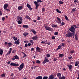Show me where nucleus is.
<instances>
[{"mask_svg": "<svg viewBox=\"0 0 79 79\" xmlns=\"http://www.w3.org/2000/svg\"><path fill=\"white\" fill-rule=\"evenodd\" d=\"M43 1H41V0H38L37 1H35L34 3L35 4L36 7L35 8V10H37L38 9V8L39 7V6H40V3L39 4L38 3H42V2Z\"/></svg>", "mask_w": 79, "mask_h": 79, "instance_id": "obj_1", "label": "nucleus"}, {"mask_svg": "<svg viewBox=\"0 0 79 79\" xmlns=\"http://www.w3.org/2000/svg\"><path fill=\"white\" fill-rule=\"evenodd\" d=\"M76 28L73 26H71L69 28V31L75 34Z\"/></svg>", "mask_w": 79, "mask_h": 79, "instance_id": "obj_2", "label": "nucleus"}, {"mask_svg": "<svg viewBox=\"0 0 79 79\" xmlns=\"http://www.w3.org/2000/svg\"><path fill=\"white\" fill-rule=\"evenodd\" d=\"M45 28L46 29V30H48L49 31H53V29L51 27H50L48 26V25L44 26Z\"/></svg>", "mask_w": 79, "mask_h": 79, "instance_id": "obj_3", "label": "nucleus"}, {"mask_svg": "<svg viewBox=\"0 0 79 79\" xmlns=\"http://www.w3.org/2000/svg\"><path fill=\"white\" fill-rule=\"evenodd\" d=\"M24 66V64L23 63H22L21 64L20 66L18 67V69H19V71H21L22 70Z\"/></svg>", "mask_w": 79, "mask_h": 79, "instance_id": "obj_4", "label": "nucleus"}, {"mask_svg": "<svg viewBox=\"0 0 79 79\" xmlns=\"http://www.w3.org/2000/svg\"><path fill=\"white\" fill-rule=\"evenodd\" d=\"M73 33L71 32H69L65 35L66 37H72Z\"/></svg>", "mask_w": 79, "mask_h": 79, "instance_id": "obj_5", "label": "nucleus"}, {"mask_svg": "<svg viewBox=\"0 0 79 79\" xmlns=\"http://www.w3.org/2000/svg\"><path fill=\"white\" fill-rule=\"evenodd\" d=\"M10 65L11 66H15V67H18L19 66V64L18 63H17V64L16 63H15L13 62H11L10 64Z\"/></svg>", "mask_w": 79, "mask_h": 79, "instance_id": "obj_6", "label": "nucleus"}, {"mask_svg": "<svg viewBox=\"0 0 79 79\" xmlns=\"http://www.w3.org/2000/svg\"><path fill=\"white\" fill-rule=\"evenodd\" d=\"M45 59L44 60L43 62V63L44 64H45V63L49 62V60L48 59V58L45 57Z\"/></svg>", "mask_w": 79, "mask_h": 79, "instance_id": "obj_7", "label": "nucleus"}, {"mask_svg": "<svg viewBox=\"0 0 79 79\" xmlns=\"http://www.w3.org/2000/svg\"><path fill=\"white\" fill-rule=\"evenodd\" d=\"M54 77H55L53 75L51 74L49 76V78H48V79H53Z\"/></svg>", "mask_w": 79, "mask_h": 79, "instance_id": "obj_8", "label": "nucleus"}, {"mask_svg": "<svg viewBox=\"0 0 79 79\" xmlns=\"http://www.w3.org/2000/svg\"><path fill=\"white\" fill-rule=\"evenodd\" d=\"M12 51V48H10V51L7 52V54L6 55V56H7L9 55Z\"/></svg>", "mask_w": 79, "mask_h": 79, "instance_id": "obj_9", "label": "nucleus"}, {"mask_svg": "<svg viewBox=\"0 0 79 79\" xmlns=\"http://www.w3.org/2000/svg\"><path fill=\"white\" fill-rule=\"evenodd\" d=\"M32 39L33 40H36L38 39V37L37 36H34L32 37Z\"/></svg>", "mask_w": 79, "mask_h": 79, "instance_id": "obj_10", "label": "nucleus"}, {"mask_svg": "<svg viewBox=\"0 0 79 79\" xmlns=\"http://www.w3.org/2000/svg\"><path fill=\"white\" fill-rule=\"evenodd\" d=\"M19 41V39H18L15 42L14 44H16L17 45H19L20 44Z\"/></svg>", "mask_w": 79, "mask_h": 79, "instance_id": "obj_11", "label": "nucleus"}, {"mask_svg": "<svg viewBox=\"0 0 79 79\" xmlns=\"http://www.w3.org/2000/svg\"><path fill=\"white\" fill-rule=\"evenodd\" d=\"M23 20L22 18H21L20 20L18 21V23L19 24H21L22 23V21H23Z\"/></svg>", "mask_w": 79, "mask_h": 79, "instance_id": "obj_12", "label": "nucleus"}, {"mask_svg": "<svg viewBox=\"0 0 79 79\" xmlns=\"http://www.w3.org/2000/svg\"><path fill=\"white\" fill-rule=\"evenodd\" d=\"M27 6L30 10H32V9L31 8V6L28 3L27 4Z\"/></svg>", "mask_w": 79, "mask_h": 79, "instance_id": "obj_13", "label": "nucleus"}, {"mask_svg": "<svg viewBox=\"0 0 79 79\" xmlns=\"http://www.w3.org/2000/svg\"><path fill=\"white\" fill-rule=\"evenodd\" d=\"M57 20H58V23H60V24L61 23V19L59 17H57Z\"/></svg>", "mask_w": 79, "mask_h": 79, "instance_id": "obj_14", "label": "nucleus"}, {"mask_svg": "<svg viewBox=\"0 0 79 79\" xmlns=\"http://www.w3.org/2000/svg\"><path fill=\"white\" fill-rule=\"evenodd\" d=\"M8 4H5L4 5L3 7L4 10H5L6 9H7L8 7Z\"/></svg>", "mask_w": 79, "mask_h": 79, "instance_id": "obj_15", "label": "nucleus"}, {"mask_svg": "<svg viewBox=\"0 0 79 79\" xmlns=\"http://www.w3.org/2000/svg\"><path fill=\"white\" fill-rule=\"evenodd\" d=\"M68 67L69 68V70H70L72 69L73 68V65H72L70 64L69 65H68Z\"/></svg>", "mask_w": 79, "mask_h": 79, "instance_id": "obj_16", "label": "nucleus"}, {"mask_svg": "<svg viewBox=\"0 0 79 79\" xmlns=\"http://www.w3.org/2000/svg\"><path fill=\"white\" fill-rule=\"evenodd\" d=\"M25 18L26 19H27L29 20H31V18H30L28 15H26Z\"/></svg>", "mask_w": 79, "mask_h": 79, "instance_id": "obj_17", "label": "nucleus"}, {"mask_svg": "<svg viewBox=\"0 0 79 79\" xmlns=\"http://www.w3.org/2000/svg\"><path fill=\"white\" fill-rule=\"evenodd\" d=\"M79 64V61H77L75 62V66H77Z\"/></svg>", "mask_w": 79, "mask_h": 79, "instance_id": "obj_18", "label": "nucleus"}, {"mask_svg": "<svg viewBox=\"0 0 79 79\" xmlns=\"http://www.w3.org/2000/svg\"><path fill=\"white\" fill-rule=\"evenodd\" d=\"M35 79H42V76H39L37 77H36Z\"/></svg>", "mask_w": 79, "mask_h": 79, "instance_id": "obj_19", "label": "nucleus"}, {"mask_svg": "<svg viewBox=\"0 0 79 79\" xmlns=\"http://www.w3.org/2000/svg\"><path fill=\"white\" fill-rule=\"evenodd\" d=\"M61 74L60 73H57V76L58 77H59V78H61Z\"/></svg>", "mask_w": 79, "mask_h": 79, "instance_id": "obj_20", "label": "nucleus"}, {"mask_svg": "<svg viewBox=\"0 0 79 79\" xmlns=\"http://www.w3.org/2000/svg\"><path fill=\"white\" fill-rule=\"evenodd\" d=\"M64 56V54L62 53L60 54H59V57L62 58Z\"/></svg>", "mask_w": 79, "mask_h": 79, "instance_id": "obj_21", "label": "nucleus"}, {"mask_svg": "<svg viewBox=\"0 0 79 79\" xmlns=\"http://www.w3.org/2000/svg\"><path fill=\"white\" fill-rule=\"evenodd\" d=\"M23 28H28L29 26L28 25H23Z\"/></svg>", "mask_w": 79, "mask_h": 79, "instance_id": "obj_22", "label": "nucleus"}, {"mask_svg": "<svg viewBox=\"0 0 79 79\" xmlns=\"http://www.w3.org/2000/svg\"><path fill=\"white\" fill-rule=\"evenodd\" d=\"M7 45L8 46H7V47H10L12 45V44L11 42L8 43Z\"/></svg>", "mask_w": 79, "mask_h": 79, "instance_id": "obj_23", "label": "nucleus"}, {"mask_svg": "<svg viewBox=\"0 0 79 79\" xmlns=\"http://www.w3.org/2000/svg\"><path fill=\"white\" fill-rule=\"evenodd\" d=\"M3 51L2 50V49L1 48L0 49V54L2 55V54H3Z\"/></svg>", "mask_w": 79, "mask_h": 79, "instance_id": "obj_24", "label": "nucleus"}, {"mask_svg": "<svg viewBox=\"0 0 79 79\" xmlns=\"http://www.w3.org/2000/svg\"><path fill=\"white\" fill-rule=\"evenodd\" d=\"M23 8V6H19L18 7V9L19 10H22Z\"/></svg>", "mask_w": 79, "mask_h": 79, "instance_id": "obj_25", "label": "nucleus"}, {"mask_svg": "<svg viewBox=\"0 0 79 79\" xmlns=\"http://www.w3.org/2000/svg\"><path fill=\"white\" fill-rule=\"evenodd\" d=\"M56 11H57V13H60V14L61 13V12L58 9H56Z\"/></svg>", "mask_w": 79, "mask_h": 79, "instance_id": "obj_26", "label": "nucleus"}, {"mask_svg": "<svg viewBox=\"0 0 79 79\" xmlns=\"http://www.w3.org/2000/svg\"><path fill=\"white\" fill-rule=\"evenodd\" d=\"M15 59H19V57L17 55H16L15 56H14Z\"/></svg>", "mask_w": 79, "mask_h": 79, "instance_id": "obj_27", "label": "nucleus"}, {"mask_svg": "<svg viewBox=\"0 0 79 79\" xmlns=\"http://www.w3.org/2000/svg\"><path fill=\"white\" fill-rule=\"evenodd\" d=\"M73 27H75V28H77V29H78L79 28V27H77L76 24L73 25Z\"/></svg>", "mask_w": 79, "mask_h": 79, "instance_id": "obj_28", "label": "nucleus"}, {"mask_svg": "<svg viewBox=\"0 0 79 79\" xmlns=\"http://www.w3.org/2000/svg\"><path fill=\"white\" fill-rule=\"evenodd\" d=\"M53 57H54V59L53 60V61L54 62H55L57 60V59L55 57L53 56Z\"/></svg>", "mask_w": 79, "mask_h": 79, "instance_id": "obj_29", "label": "nucleus"}, {"mask_svg": "<svg viewBox=\"0 0 79 79\" xmlns=\"http://www.w3.org/2000/svg\"><path fill=\"white\" fill-rule=\"evenodd\" d=\"M15 36H14V37L13 38V39L15 40V41H16L18 40V38L16 37V38Z\"/></svg>", "mask_w": 79, "mask_h": 79, "instance_id": "obj_30", "label": "nucleus"}, {"mask_svg": "<svg viewBox=\"0 0 79 79\" xmlns=\"http://www.w3.org/2000/svg\"><path fill=\"white\" fill-rule=\"evenodd\" d=\"M29 33H24L23 35L25 36V37H26L27 35H28Z\"/></svg>", "mask_w": 79, "mask_h": 79, "instance_id": "obj_31", "label": "nucleus"}, {"mask_svg": "<svg viewBox=\"0 0 79 79\" xmlns=\"http://www.w3.org/2000/svg\"><path fill=\"white\" fill-rule=\"evenodd\" d=\"M36 49V51H40V48L38 46L37 47Z\"/></svg>", "mask_w": 79, "mask_h": 79, "instance_id": "obj_32", "label": "nucleus"}, {"mask_svg": "<svg viewBox=\"0 0 79 79\" xmlns=\"http://www.w3.org/2000/svg\"><path fill=\"white\" fill-rule=\"evenodd\" d=\"M1 77H5V74L3 73L1 75Z\"/></svg>", "mask_w": 79, "mask_h": 79, "instance_id": "obj_33", "label": "nucleus"}, {"mask_svg": "<svg viewBox=\"0 0 79 79\" xmlns=\"http://www.w3.org/2000/svg\"><path fill=\"white\" fill-rule=\"evenodd\" d=\"M17 20H20L21 18H22L21 17H20L19 16H17Z\"/></svg>", "mask_w": 79, "mask_h": 79, "instance_id": "obj_34", "label": "nucleus"}, {"mask_svg": "<svg viewBox=\"0 0 79 79\" xmlns=\"http://www.w3.org/2000/svg\"><path fill=\"white\" fill-rule=\"evenodd\" d=\"M59 4L60 5L63 4L64 3L63 2H62L60 1H59Z\"/></svg>", "mask_w": 79, "mask_h": 79, "instance_id": "obj_35", "label": "nucleus"}, {"mask_svg": "<svg viewBox=\"0 0 79 79\" xmlns=\"http://www.w3.org/2000/svg\"><path fill=\"white\" fill-rule=\"evenodd\" d=\"M24 56H23V58H24L25 57H27V55L25 53H24Z\"/></svg>", "mask_w": 79, "mask_h": 79, "instance_id": "obj_36", "label": "nucleus"}, {"mask_svg": "<svg viewBox=\"0 0 79 79\" xmlns=\"http://www.w3.org/2000/svg\"><path fill=\"white\" fill-rule=\"evenodd\" d=\"M30 41L31 43H32L31 45H33V44L34 41L32 40H30Z\"/></svg>", "mask_w": 79, "mask_h": 79, "instance_id": "obj_37", "label": "nucleus"}, {"mask_svg": "<svg viewBox=\"0 0 79 79\" xmlns=\"http://www.w3.org/2000/svg\"><path fill=\"white\" fill-rule=\"evenodd\" d=\"M61 46L60 45H59L57 48V49H60L61 48Z\"/></svg>", "mask_w": 79, "mask_h": 79, "instance_id": "obj_38", "label": "nucleus"}, {"mask_svg": "<svg viewBox=\"0 0 79 79\" xmlns=\"http://www.w3.org/2000/svg\"><path fill=\"white\" fill-rule=\"evenodd\" d=\"M36 63L40 64V60H36Z\"/></svg>", "mask_w": 79, "mask_h": 79, "instance_id": "obj_39", "label": "nucleus"}, {"mask_svg": "<svg viewBox=\"0 0 79 79\" xmlns=\"http://www.w3.org/2000/svg\"><path fill=\"white\" fill-rule=\"evenodd\" d=\"M64 17H65V19H66V20H67V21H68L69 20L67 16H65Z\"/></svg>", "mask_w": 79, "mask_h": 79, "instance_id": "obj_40", "label": "nucleus"}, {"mask_svg": "<svg viewBox=\"0 0 79 79\" xmlns=\"http://www.w3.org/2000/svg\"><path fill=\"white\" fill-rule=\"evenodd\" d=\"M48 77H46V76H44V77L43 79H48Z\"/></svg>", "mask_w": 79, "mask_h": 79, "instance_id": "obj_41", "label": "nucleus"}, {"mask_svg": "<svg viewBox=\"0 0 79 79\" xmlns=\"http://www.w3.org/2000/svg\"><path fill=\"white\" fill-rule=\"evenodd\" d=\"M65 24V23H64V22L62 21V23H61V25H62V26L64 25Z\"/></svg>", "mask_w": 79, "mask_h": 79, "instance_id": "obj_42", "label": "nucleus"}, {"mask_svg": "<svg viewBox=\"0 0 79 79\" xmlns=\"http://www.w3.org/2000/svg\"><path fill=\"white\" fill-rule=\"evenodd\" d=\"M59 27V26H58L56 24H55L54 25V27Z\"/></svg>", "mask_w": 79, "mask_h": 79, "instance_id": "obj_43", "label": "nucleus"}, {"mask_svg": "<svg viewBox=\"0 0 79 79\" xmlns=\"http://www.w3.org/2000/svg\"><path fill=\"white\" fill-rule=\"evenodd\" d=\"M65 44L64 43H62V45H60V46H61V47H64V46Z\"/></svg>", "mask_w": 79, "mask_h": 79, "instance_id": "obj_44", "label": "nucleus"}, {"mask_svg": "<svg viewBox=\"0 0 79 79\" xmlns=\"http://www.w3.org/2000/svg\"><path fill=\"white\" fill-rule=\"evenodd\" d=\"M76 11V10L75 8H73L72 10V11L73 12H75V11Z\"/></svg>", "mask_w": 79, "mask_h": 79, "instance_id": "obj_45", "label": "nucleus"}, {"mask_svg": "<svg viewBox=\"0 0 79 79\" xmlns=\"http://www.w3.org/2000/svg\"><path fill=\"white\" fill-rule=\"evenodd\" d=\"M47 57L48 58L50 56V55L49 53H48L47 54Z\"/></svg>", "mask_w": 79, "mask_h": 79, "instance_id": "obj_46", "label": "nucleus"}, {"mask_svg": "<svg viewBox=\"0 0 79 79\" xmlns=\"http://www.w3.org/2000/svg\"><path fill=\"white\" fill-rule=\"evenodd\" d=\"M15 56H14L11 59V60H15Z\"/></svg>", "mask_w": 79, "mask_h": 79, "instance_id": "obj_47", "label": "nucleus"}, {"mask_svg": "<svg viewBox=\"0 0 79 79\" xmlns=\"http://www.w3.org/2000/svg\"><path fill=\"white\" fill-rule=\"evenodd\" d=\"M58 32H56L54 33V35H58Z\"/></svg>", "mask_w": 79, "mask_h": 79, "instance_id": "obj_48", "label": "nucleus"}, {"mask_svg": "<svg viewBox=\"0 0 79 79\" xmlns=\"http://www.w3.org/2000/svg\"><path fill=\"white\" fill-rule=\"evenodd\" d=\"M65 78H66L65 77L63 76L61 77V78H59V79H65Z\"/></svg>", "mask_w": 79, "mask_h": 79, "instance_id": "obj_49", "label": "nucleus"}, {"mask_svg": "<svg viewBox=\"0 0 79 79\" xmlns=\"http://www.w3.org/2000/svg\"><path fill=\"white\" fill-rule=\"evenodd\" d=\"M5 10H6L7 12H9L10 11V10L9 9H7V8H6L5 9Z\"/></svg>", "mask_w": 79, "mask_h": 79, "instance_id": "obj_50", "label": "nucleus"}, {"mask_svg": "<svg viewBox=\"0 0 79 79\" xmlns=\"http://www.w3.org/2000/svg\"><path fill=\"white\" fill-rule=\"evenodd\" d=\"M75 52L74 51H70V53L72 54H73Z\"/></svg>", "mask_w": 79, "mask_h": 79, "instance_id": "obj_51", "label": "nucleus"}, {"mask_svg": "<svg viewBox=\"0 0 79 79\" xmlns=\"http://www.w3.org/2000/svg\"><path fill=\"white\" fill-rule=\"evenodd\" d=\"M72 56H69L68 58L69 59V60H72Z\"/></svg>", "mask_w": 79, "mask_h": 79, "instance_id": "obj_52", "label": "nucleus"}, {"mask_svg": "<svg viewBox=\"0 0 79 79\" xmlns=\"http://www.w3.org/2000/svg\"><path fill=\"white\" fill-rule=\"evenodd\" d=\"M41 44H46V43H45V42L44 41H42V42H41Z\"/></svg>", "mask_w": 79, "mask_h": 79, "instance_id": "obj_53", "label": "nucleus"}, {"mask_svg": "<svg viewBox=\"0 0 79 79\" xmlns=\"http://www.w3.org/2000/svg\"><path fill=\"white\" fill-rule=\"evenodd\" d=\"M77 37V36H75V38L76 40H78V38Z\"/></svg>", "mask_w": 79, "mask_h": 79, "instance_id": "obj_54", "label": "nucleus"}, {"mask_svg": "<svg viewBox=\"0 0 79 79\" xmlns=\"http://www.w3.org/2000/svg\"><path fill=\"white\" fill-rule=\"evenodd\" d=\"M37 20L39 21L40 20V17L38 16Z\"/></svg>", "mask_w": 79, "mask_h": 79, "instance_id": "obj_55", "label": "nucleus"}, {"mask_svg": "<svg viewBox=\"0 0 79 79\" xmlns=\"http://www.w3.org/2000/svg\"><path fill=\"white\" fill-rule=\"evenodd\" d=\"M33 33L35 35H36L37 32L35 31H34L33 32Z\"/></svg>", "mask_w": 79, "mask_h": 79, "instance_id": "obj_56", "label": "nucleus"}, {"mask_svg": "<svg viewBox=\"0 0 79 79\" xmlns=\"http://www.w3.org/2000/svg\"><path fill=\"white\" fill-rule=\"evenodd\" d=\"M45 9L44 8H43L42 9V11L43 12H44L45 11Z\"/></svg>", "mask_w": 79, "mask_h": 79, "instance_id": "obj_57", "label": "nucleus"}, {"mask_svg": "<svg viewBox=\"0 0 79 79\" xmlns=\"http://www.w3.org/2000/svg\"><path fill=\"white\" fill-rule=\"evenodd\" d=\"M52 39H53V40H55V36H52Z\"/></svg>", "mask_w": 79, "mask_h": 79, "instance_id": "obj_58", "label": "nucleus"}, {"mask_svg": "<svg viewBox=\"0 0 79 79\" xmlns=\"http://www.w3.org/2000/svg\"><path fill=\"white\" fill-rule=\"evenodd\" d=\"M24 42L25 43H28V42H29V41L28 40H25V41H24Z\"/></svg>", "mask_w": 79, "mask_h": 79, "instance_id": "obj_59", "label": "nucleus"}, {"mask_svg": "<svg viewBox=\"0 0 79 79\" xmlns=\"http://www.w3.org/2000/svg\"><path fill=\"white\" fill-rule=\"evenodd\" d=\"M28 46V44H27L26 43L25 44V47H27Z\"/></svg>", "mask_w": 79, "mask_h": 79, "instance_id": "obj_60", "label": "nucleus"}, {"mask_svg": "<svg viewBox=\"0 0 79 79\" xmlns=\"http://www.w3.org/2000/svg\"><path fill=\"white\" fill-rule=\"evenodd\" d=\"M8 43L7 42H5V45H6L8 44Z\"/></svg>", "mask_w": 79, "mask_h": 79, "instance_id": "obj_61", "label": "nucleus"}, {"mask_svg": "<svg viewBox=\"0 0 79 79\" xmlns=\"http://www.w3.org/2000/svg\"><path fill=\"white\" fill-rule=\"evenodd\" d=\"M34 31H35V30L34 29H31V31H32V32H33Z\"/></svg>", "mask_w": 79, "mask_h": 79, "instance_id": "obj_62", "label": "nucleus"}, {"mask_svg": "<svg viewBox=\"0 0 79 79\" xmlns=\"http://www.w3.org/2000/svg\"><path fill=\"white\" fill-rule=\"evenodd\" d=\"M2 20H3V21H4L5 20V17H3L2 18Z\"/></svg>", "mask_w": 79, "mask_h": 79, "instance_id": "obj_63", "label": "nucleus"}, {"mask_svg": "<svg viewBox=\"0 0 79 79\" xmlns=\"http://www.w3.org/2000/svg\"><path fill=\"white\" fill-rule=\"evenodd\" d=\"M11 79H16V78H15V77H11L10 78Z\"/></svg>", "mask_w": 79, "mask_h": 79, "instance_id": "obj_64", "label": "nucleus"}]
</instances>
